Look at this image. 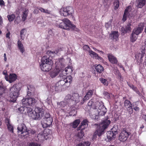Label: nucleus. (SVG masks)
<instances>
[{"mask_svg": "<svg viewBox=\"0 0 146 146\" xmlns=\"http://www.w3.org/2000/svg\"><path fill=\"white\" fill-rule=\"evenodd\" d=\"M107 111H100L99 113V115H101V116H103L104 115L105 113H106Z\"/></svg>", "mask_w": 146, "mask_h": 146, "instance_id": "5fc2aeb1", "label": "nucleus"}, {"mask_svg": "<svg viewBox=\"0 0 146 146\" xmlns=\"http://www.w3.org/2000/svg\"><path fill=\"white\" fill-rule=\"evenodd\" d=\"M59 51L58 49H56L54 51H51V50H48L47 52V54L49 55L50 56H51V54L54 55L55 54H57Z\"/></svg>", "mask_w": 146, "mask_h": 146, "instance_id": "2f4dec72", "label": "nucleus"}, {"mask_svg": "<svg viewBox=\"0 0 146 146\" xmlns=\"http://www.w3.org/2000/svg\"><path fill=\"white\" fill-rule=\"evenodd\" d=\"M135 34H134V33L132 32L131 35L130 37V40L131 42H134L136 41L137 39V38L136 36L135 35Z\"/></svg>", "mask_w": 146, "mask_h": 146, "instance_id": "c9c22d12", "label": "nucleus"}, {"mask_svg": "<svg viewBox=\"0 0 146 146\" xmlns=\"http://www.w3.org/2000/svg\"><path fill=\"white\" fill-rule=\"evenodd\" d=\"M129 86L132 88V89L135 91L137 89V87H135V86L131 85L130 86Z\"/></svg>", "mask_w": 146, "mask_h": 146, "instance_id": "680f3d73", "label": "nucleus"}, {"mask_svg": "<svg viewBox=\"0 0 146 146\" xmlns=\"http://www.w3.org/2000/svg\"><path fill=\"white\" fill-rule=\"evenodd\" d=\"M60 76L61 80L56 84L55 85V89L56 91L61 90L62 86L65 88H68L70 86L72 80V78L71 76H66L62 74Z\"/></svg>", "mask_w": 146, "mask_h": 146, "instance_id": "f03ea898", "label": "nucleus"}, {"mask_svg": "<svg viewBox=\"0 0 146 146\" xmlns=\"http://www.w3.org/2000/svg\"><path fill=\"white\" fill-rule=\"evenodd\" d=\"M80 122L79 119L75 120L73 123L72 125L73 128H76Z\"/></svg>", "mask_w": 146, "mask_h": 146, "instance_id": "7c9ffc66", "label": "nucleus"}, {"mask_svg": "<svg viewBox=\"0 0 146 146\" xmlns=\"http://www.w3.org/2000/svg\"><path fill=\"white\" fill-rule=\"evenodd\" d=\"M97 134L96 133V132H95L93 135L92 139H96L97 137Z\"/></svg>", "mask_w": 146, "mask_h": 146, "instance_id": "0e129e2a", "label": "nucleus"}, {"mask_svg": "<svg viewBox=\"0 0 146 146\" xmlns=\"http://www.w3.org/2000/svg\"><path fill=\"white\" fill-rule=\"evenodd\" d=\"M100 80L104 85L106 86H108V83L106 79L103 78H101L100 79Z\"/></svg>", "mask_w": 146, "mask_h": 146, "instance_id": "4c0bfd02", "label": "nucleus"}, {"mask_svg": "<svg viewBox=\"0 0 146 146\" xmlns=\"http://www.w3.org/2000/svg\"><path fill=\"white\" fill-rule=\"evenodd\" d=\"M87 127H85L84 125L81 124L78 127V130H80V131H83V130Z\"/></svg>", "mask_w": 146, "mask_h": 146, "instance_id": "8fccbe9b", "label": "nucleus"}, {"mask_svg": "<svg viewBox=\"0 0 146 146\" xmlns=\"http://www.w3.org/2000/svg\"><path fill=\"white\" fill-rule=\"evenodd\" d=\"M111 132H113L114 134L116 135L117 134V129L115 127H113L111 130Z\"/></svg>", "mask_w": 146, "mask_h": 146, "instance_id": "de8ad7c7", "label": "nucleus"}, {"mask_svg": "<svg viewBox=\"0 0 146 146\" xmlns=\"http://www.w3.org/2000/svg\"><path fill=\"white\" fill-rule=\"evenodd\" d=\"M141 56H142V54L140 52L138 54H137L135 55V57L136 59L138 60L139 58L141 57Z\"/></svg>", "mask_w": 146, "mask_h": 146, "instance_id": "603ef678", "label": "nucleus"}, {"mask_svg": "<svg viewBox=\"0 0 146 146\" xmlns=\"http://www.w3.org/2000/svg\"><path fill=\"white\" fill-rule=\"evenodd\" d=\"M93 94V91L92 90H88V92H87L86 95L81 101V104H83L85 101L88 100L90 98L92 97Z\"/></svg>", "mask_w": 146, "mask_h": 146, "instance_id": "2eb2a0df", "label": "nucleus"}, {"mask_svg": "<svg viewBox=\"0 0 146 146\" xmlns=\"http://www.w3.org/2000/svg\"><path fill=\"white\" fill-rule=\"evenodd\" d=\"M36 132L35 130L33 129H27V132L25 135H23V137L25 138H27V137H29V134L32 135H36Z\"/></svg>", "mask_w": 146, "mask_h": 146, "instance_id": "a211bd4d", "label": "nucleus"}, {"mask_svg": "<svg viewBox=\"0 0 146 146\" xmlns=\"http://www.w3.org/2000/svg\"><path fill=\"white\" fill-rule=\"evenodd\" d=\"M39 10V9H38V8H36L35 9L33 13H35L37 14L38 13Z\"/></svg>", "mask_w": 146, "mask_h": 146, "instance_id": "69168bd1", "label": "nucleus"}, {"mask_svg": "<svg viewBox=\"0 0 146 146\" xmlns=\"http://www.w3.org/2000/svg\"><path fill=\"white\" fill-rule=\"evenodd\" d=\"M96 70L97 72L99 73H101L104 71L103 67L100 64L98 65L95 67Z\"/></svg>", "mask_w": 146, "mask_h": 146, "instance_id": "cd10ccee", "label": "nucleus"}, {"mask_svg": "<svg viewBox=\"0 0 146 146\" xmlns=\"http://www.w3.org/2000/svg\"><path fill=\"white\" fill-rule=\"evenodd\" d=\"M130 134V132L126 131L125 130H123L121 132L119 135V139L120 141L125 142L129 136Z\"/></svg>", "mask_w": 146, "mask_h": 146, "instance_id": "1a4fd4ad", "label": "nucleus"}, {"mask_svg": "<svg viewBox=\"0 0 146 146\" xmlns=\"http://www.w3.org/2000/svg\"><path fill=\"white\" fill-rule=\"evenodd\" d=\"M10 33L9 31L6 34V37L8 38L9 39H10Z\"/></svg>", "mask_w": 146, "mask_h": 146, "instance_id": "e2e57ef3", "label": "nucleus"}, {"mask_svg": "<svg viewBox=\"0 0 146 146\" xmlns=\"http://www.w3.org/2000/svg\"><path fill=\"white\" fill-rule=\"evenodd\" d=\"M131 7L130 6H128L125 9L124 12V13L128 15L129 12L131 11Z\"/></svg>", "mask_w": 146, "mask_h": 146, "instance_id": "ea45409f", "label": "nucleus"}, {"mask_svg": "<svg viewBox=\"0 0 146 146\" xmlns=\"http://www.w3.org/2000/svg\"><path fill=\"white\" fill-rule=\"evenodd\" d=\"M29 146H40V145L36 143H32L30 144Z\"/></svg>", "mask_w": 146, "mask_h": 146, "instance_id": "13d9d810", "label": "nucleus"}, {"mask_svg": "<svg viewBox=\"0 0 146 146\" xmlns=\"http://www.w3.org/2000/svg\"><path fill=\"white\" fill-rule=\"evenodd\" d=\"M5 79L7 81L9 82V77L8 75L5 76Z\"/></svg>", "mask_w": 146, "mask_h": 146, "instance_id": "774afa93", "label": "nucleus"}, {"mask_svg": "<svg viewBox=\"0 0 146 146\" xmlns=\"http://www.w3.org/2000/svg\"><path fill=\"white\" fill-rule=\"evenodd\" d=\"M4 92V89L2 86V85L0 83V95H1Z\"/></svg>", "mask_w": 146, "mask_h": 146, "instance_id": "09e8293b", "label": "nucleus"}, {"mask_svg": "<svg viewBox=\"0 0 146 146\" xmlns=\"http://www.w3.org/2000/svg\"><path fill=\"white\" fill-rule=\"evenodd\" d=\"M44 122L42 123V125L43 128H45L50 127L52 124V117L45 118V120H43Z\"/></svg>", "mask_w": 146, "mask_h": 146, "instance_id": "f8f14e48", "label": "nucleus"}, {"mask_svg": "<svg viewBox=\"0 0 146 146\" xmlns=\"http://www.w3.org/2000/svg\"><path fill=\"white\" fill-rule=\"evenodd\" d=\"M91 142L88 141H82L76 145V146H90Z\"/></svg>", "mask_w": 146, "mask_h": 146, "instance_id": "a878e982", "label": "nucleus"}, {"mask_svg": "<svg viewBox=\"0 0 146 146\" xmlns=\"http://www.w3.org/2000/svg\"><path fill=\"white\" fill-rule=\"evenodd\" d=\"M88 106H89L90 108H92L94 109L96 108V106L95 104V103L93 101V100L91 99L89 101L88 103Z\"/></svg>", "mask_w": 146, "mask_h": 146, "instance_id": "c85d7f7f", "label": "nucleus"}, {"mask_svg": "<svg viewBox=\"0 0 146 146\" xmlns=\"http://www.w3.org/2000/svg\"><path fill=\"white\" fill-rule=\"evenodd\" d=\"M5 5L4 2L3 0H0V5Z\"/></svg>", "mask_w": 146, "mask_h": 146, "instance_id": "338daca9", "label": "nucleus"}, {"mask_svg": "<svg viewBox=\"0 0 146 146\" xmlns=\"http://www.w3.org/2000/svg\"><path fill=\"white\" fill-rule=\"evenodd\" d=\"M80 97L79 96L78 94H74L72 96V101H74L75 104H76L80 101Z\"/></svg>", "mask_w": 146, "mask_h": 146, "instance_id": "412c9836", "label": "nucleus"}, {"mask_svg": "<svg viewBox=\"0 0 146 146\" xmlns=\"http://www.w3.org/2000/svg\"><path fill=\"white\" fill-rule=\"evenodd\" d=\"M111 121L110 120L105 119L102 121L100 124L99 127L95 131L99 137L104 133V131L110 123Z\"/></svg>", "mask_w": 146, "mask_h": 146, "instance_id": "423d86ee", "label": "nucleus"}, {"mask_svg": "<svg viewBox=\"0 0 146 146\" xmlns=\"http://www.w3.org/2000/svg\"><path fill=\"white\" fill-rule=\"evenodd\" d=\"M3 24V19L1 16L0 15V28L2 27Z\"/></svg>", "mask_w": 146, "mask_h": 146, "instance_id": "052dcab7", "label": "nucleus"}, {"mask_svg": "<svg viewBox=\"0 0 146 146\" xmlns=\"http://www.w3.org/2000/svg\"><path fill=\"white\" fill-rule=\"evenodd\" d=\"M119 34L117 31H112L109 35V37L113 40L117 41L118 39V37Z\"/></svg>", "mask_w": 146, "mask_h": 146, "instance_id": "4468645a", "label": "nucleus"}, {"mask_svg": "<svg viewBox=\"0 0 146 146\" xmlns=\"http://www.w3.org/2000/svg\"><path fill=\"white\" fill-rule=\"evenodd\" d=\"M74 11L73 8L72 7L69 6L61 8L60 13L61 16L64 17L70 16L73 17Z\"/></svg>", "mask_w": 146, "mask_h": 146, "instance_id": "6e6552de", "label": "nucleus"}, {"mask_svg": "<svg viewBox=\"0 0 146 146\" xmlns=\"http://www.w3.org/2000/svg\"><path fill=\"white\" fill-rule=\"evenodd\" d=\"M84 133L83 131H80L77 134L76 136L79 138L81 139L84 136Z\"/></svg>", "mask_w": 146, "mask_h": 146, "instance_id": "e433bc0d", "label": "nucleus"}, {"mask_svg": "<svg viewBox=\"0 0 146 146\" xmlns=\"http://www.w3.org/2000/svg\"><path fill=\"white\" fill-rule=\"evenodd\" d=\"M9 82L11 83L15 81L17 79V76L15 74H10L9 76Z\"/></svg>", "mask_w": 146, "mask_h": 146, "instance_id": "4be33fe9", "label": "nucleus"}, {"mask_svg": "<svg viewBox=\"0 0 146 146\" xmlns=\"http://www.w3.org/2000/svg\"><path fill=\"white\" fill-rule=\"evenodd\" d=\"M7 125L8 130L12 133L13 132V127L10 124L9 120H7V122H6Z\"/></svg>", "mask_w": 146, "mask_h": 146, "instance_id": "c756f323", "label": "nucleus"}, {"mask_svg": "<svg viewBox=\"0 0 146 146\" xmlns=\"http://www.w3.org/2000/svg\"><path fill=\"white\" fill-rule=\"evenodd\" d=\"M104 95L107 98L110 97V94L107 92L104 91L103 93Z\"/></svg>", "mask_w": 146, "mask_h": 146, "instance_id": "864d4df0", "label": "nucleus"}, {"mask_svg": "<svg viewBox=\"0 0 146 146\" xmlns=\"http://www.w3.org/2000/svg\"><path fill=\"white\" fill-rule=\"evenodd\" d=\"M43 110L44 111V110ZM44 114H43V116H42V117H41V118L40 119H41L42 117H44L43 118V120H45V118H49V117H51L50 116V114L48 113H46L44 116Z\"/></svg>", "mask_w": 146, "mask_h": 146, "instance_id": "a18cd8bd", "label": "nucleus"}, {"mask_svg": "<svg viewBox=\"0 0 146 146\" xmlns=\"http://www.w3.org/2000/svg\"><path fill=\"white\" fill-rule=\"evenodd\" d=\"M19 112L27 114L28 113L29 117L35 120H39L44 114L43 109L38 107H35L34 111L30 107L21 106L17 109Z\"/></svg>", "mask_w": 146, "mask_h": 146, "instance_id": "f257e3e1", "label": "nucleus"}, {"mask_svg": "<svg viewBox=\"0 0 146 146\" xmlns=\"http://www.w3.org/2000/svg\"><path fill=\"white\" fill-rule=\"evenodd\" d=\"M116 137V135L114 134L113 132L111 131L108 132L107 137L109 141H110L113 139H115Z\"/></svg>", "mask_w": 146, "mask_h": 146, "instance_id": "aec40b11", "label": "nucleus"}, {"mask_svg": "<svg viewBox=\"0 0 146 146\" xmlns=\"http://www.w3.org/2000/svg\"><path fill=\"white\" fill-rule=\"evenodd\" d=\"M72 96L70 94H68L67 95L64 99L67 102L69 101H72Z\"/></svg>", "mask_w": 146, "mask_h": 146, "instance_id": "37998d69", "label": "nucleus"}, {"mask_svg": "<svg viewBox=\"0 0 146 146\" xmlns=\"http://www.w3.org/2000/svg\"><path fill=\"white\" fill-rule=\"evenodd\" d=\"M83 48L84 50L87 51L89 52V54H90V52L91 50H90V48L88 45H84L83 46Z\"/></svg>", "mask_w": 146, "mask_h": 146, "instance_id": "a19ab883", "label": "nucleus"}, {"mask_svg": "<svg viewBox=\"0 0 146 146\" xmlns=\"http://www.w3.org/2000/svg\"><path fill=\"white\" fill-rule=\"evenodd\" d=\"M108 57L110 62L113 64H117L118 61L117 58L114 56L112 54H109L108 55Z\"/></svg>", "mask_w": 146, "mask_h": 146, "instance_id": "dca6fc26", "label": "nucleus"}, {"mask_svg": "<svg viewBox=\"0 0 146 146\" xmlns=\"http://www.w3.org/2000/svg\"><path fill=\"white\" fill-rule=\"evenodd\" d=\"M27 31L25 29H22L20 32L21 37L22 39L23 40L24 38V36L25 34L26 33Z\"/></svg>", "mask_w": 146, "mask_h": 146, "instance_id": "f704fd0d", "label": "nucleus"}, {"mask_svg": "<svg viewBox=\"0 0 146 146\" xmlns=\"http://www.w3.org/2000/svg\"><path fill=\"white\" fill-rule=\"evenodd\" d=\"M145 50L146 49L145 48H144L143 49H141V52H140V53L142 54V56H141L142 57L144 56V55L145 54Z\"/></svg>", "mask_w": 146, "mask_h": 146, "instance_id": "4d7b16f0", "label": "nucleus"}, {"mask_svg": "<svg viewBox=\"0 0 146 146\" xmlns=\"http://www.w3.org/2000/svg\"><path fill=\"white\" fill-rule=\"evenodd\" d=\"M19 85L15 84L10 88L9 96L11 102H15L20 95L21 88Z\"/></svg>", "mask_w": 146, "mask_h": 146, "instance_id": "39448f33", "label": "nucleus"}, {"mask_svg": "<svg viewBox=\"0 0 146 146\" xmlns=\"http://www.w3.org/2000/svg\"><path fill=\"white\" fill-rule=\"evenodd\" d=\"M37 138L38 139V140L40 141L44 140V139L46 138L45 136L44 135V133L42 131L38 134Z\"/></svg>", "mask_w": 146, "mask_h": 146, "instance_id": "b1692460", "label": "nucleus"}, {"mask_svg": "<svg viewBox=\"0 0 146 146\" xmlns=\"http://www.w3.org/2000/svg\"><path fill=\"white\" fill-rule=\"evenodd\" d=\"M88 121L86 119H84L82 122L81 124L84 125L85 127H87L88 126Z\"/></svg>", "mask_w": 146, "mask_h": 146, "instance_id": "49530a36", "label": "nucleus"}, {"mask_svg": "<svg viewBox=\"0 0 146 146\" xmlns=\"http://www.w3.org/2000/svg\"><path fill=\"white\" fill-rule=\"evenodd\" d=\"M63 59L60 58L56 60L55 69L49 73V75L52 78L55 77L60 72H62L63 71L65 66L62 63Z\"/></svg>", "mask_w": 146, "mask_h": 146, "instance_id": "7ed1b4c3", "label": "nucleus"}, {"mask_svg": "<svg viewBox=\"0 0 146 146\" xmlns=\"http://www.w3.org/2000/svg\"><path fill=\"white\" fill-rule=\"evenodd\" d=\"M124 104L125 106L127 109V110L129 111V113H132L133 112L132 108V105L131 102L127 99L125 100L124 102Z\"/></svg>", "mask_w": 146, "mask_h": 146, "instance_id": "ddd939ff", "label": "nucleus"}, {"mask_svg": "<svg viewBox=\"0 0 146 146\" xmlns=\"http://www.w3.org/2000/svg\"><path fill=\"white\" fill-rule=\"evenodd\" d=\"M27 128L24 123L19 124L18 126L17 129L19 131L21 132V136L23 137V135H25L27 131Z\"/></svg>", "mask_w": 146, "mask_h": 146, "instance_id": "9b49d317", "label": "nucleus"}, {"mask_svg": "<svg viewBox=\"0 0 146 146\" xmlns=\"http://www.w3.org/2000/svg\"><path fill=\"white\" fill-rule=\"evenodd\" d=\"M112 21V19H111L109 22L105 23V26L107 28H108L110 26V24H111Z\"/></svg>", "mask_w": 146, "mask_h": 146, "instance_id": "3c124183", "label": "nucleus"}, {"mask_svg": "<svg viewBox=\"0 0 146 146\" xmlns=\"http://www.w3.org/2000/svg\"><path fill=\"white\" fill-rule=\"evenodd\" d=\"M17 44L18 47L21 52L22 53H23L25 51V49L21 42L19 40L17 41Z\"/></svg>", "mask_w": 146, "mask_h": 146, "instance_id": "393cba45", "label": "nucleus"}, {"mask_svg": "<svg viewBox=\"0 0 146 146\" xmlns=\"http://www.w3.org/2000/svg\"><path fill=\"white\" fill-rule=\"evenodd\" d=\"M132 107L133 109L135 111H139L140 110L139 108L138 107L136 102H134L133 103Z\"/></svg>", "mask_w": 146, "mask_h": 146, "instance_id": "58836bf2", "label": "nucleus"}, {"mask_svg": "<svg viewBox=\"0 0 146 146\" xmlns=\"http://www.w3.org/2000/svg\"><path fill=\"white\" fill-rule=\"evenodd\" d=\"M65 71L66 72H68V73H66L67 74L72 72V67L69 66L65 68Z\"/></svg>", "mask_w": 146, "mask_h": 146, "instance_id": "79ce46f5", "label": "nucleus"}, {"mask_svg": "<svg viewBox=\"0 0 146 146\" xmlns=\"http://www.w3.org/2000/svg\"><path fill=\"white\" fill-rule=\"evenodd\" d=\"M7 17L8 20L10 22H11L14 20L15 16L14 14H12L11 15H8L7 16Z\"/></svg>", "mask_w": 146, "mask_h": 146, "instance_id": "473e14b6", "label": "nucleus"}, {"mask_svg": "<svg viewBox=\"0 0 146 146\" xmlns=\"http://www.w3.org/2000/svg\"><path fill=\"white\" fill-rule=\"evenodd\" d=\"M115 9H118L119 6V1H115L114 3Z\"/></svg>", "mask_w": 146, "mask_h": 146, "instance_id": "c03bdc74", "label": "nucleus"}, {"mask_svg": "<svg viewBox=\"0 0 146 146\" xmlns=\"http://www.w3.org/2000/svg\"><path fill=\"white\" fill-rule=\"evenodd\" d=\"M146 3L145 0H137V7L139 8H142Z\"/></svg>", "mask_w": 146, "mask_h": 146, "instance_id": "6ab92c4d", "label": "nucleus"}, {"mask_svg": "<svg viewBox=\"0 0 146 146\" xmlns=\"http://www.w3.org/2000/svg\"><path fill=\"white\" fill-rule=\"evenodd\" d=\"M62 22L58 25L59 28L66 30H70V29H74L75 28L76 26L71 23L68 19H64L62 20Z\"/></svg>", "mask_w": 146, "mask_h": 146, "instance_id": "0eeeda50", "label": "nucleus"}, {"mask_svg": "<svg viewBox=\"0 0 146 146\" xmlns=\"http://www.w3.org/2000/svg\"><path fill=\"white\" fill-rule=\"evenodd\" d=\"M143 28V25H139L138 27H137V28L134 29L132 32L136 35H138L139 34L142 32Z\"/></svg>", "mask_w": 146, "mask_h": 146, "instance_id": "f3484780", "label": "nucleus"}, {"mask_svg": "<svg viewBox=\"0 0 146 146\" xmlns=\"http://www.w3.org/2000/svg\"><path fill=\"white\" fill-rule=\"evenodd\" d=\"M128 15L127 14L124 13L123 16L122 20L123 21H125L127 19V17Z\"/></svg>", "mask_w": 146, "mask_h": 146, "instance_id": "6e6d98bb", "label": "nucleus"}, {"mask_svg": "<svg viewBox=\"0 0 146 146\" xmlns=\"http://www.w3.org/2000/svg\"><path fill=\"white\" fill-rule=\"evenodd\" d=\"M53 64V62L51 59L46 56H44L42 58L40 68L44 72H48L52 68Z\"/></svg>", "mask_w": 146, "mask_h": 146, "instance_id": "20e7f679", "label": "nucleus"}, {"mask_svg": "<svg viewBox=\"0 0 146 146\" xmlns=\"http://www.w3.org/2000/svg\"><path fill=\"white\" fill-rule=\"evenodd\" d=\"M120 30L121 32L123 33H127L126 31L125 28L123 27H122L120 29Z\"/></svg>", "mask_w": 146, "mask_h": 146, "instance_id": "bf43d9fd", "label": "nucleus"}, {"mask_svg": "<svg viewBox=\"0 0 146 146\" xmlns=\"http://www.w3.org/2000/svg\"><path fill=\"white\" fill-rule=\"evenodd\" d=\"M131 22L128 23L127 25L125 27V28L126 31L127 33L130 32L131 30Z\"/></svg>", "mask_w": 146, "mask_h": 146, "instance_id": "72a5a7b5", "label": "nucleus"}, {"mask_svg": "<svg viewBox=\"0 0 146 146\" xmlns=\"http://www.w3.org/2000/svg\"><path fill=\"white\" fill-rule=\"evenodd\" d=\"M23 104L26 106H33L36 102V100L34 98H27L26 99H23L22 100Z\"/></svg>", "mask_w": 146, "mask_h": 146, "instance_id": "9d476101", "label": "nucleus"}, {"mask_svg": "<svg viewBox=\"0 0 146 146\" xmlns=\"http://www.w3.org/2000/svg\"><path fill=\"white\" fill-rule=\"evenodd\" d=\"M89 55L92 57L93 56L94 57H95V59L100 60H103V58L102 57L99 56L98 54L92 50H91L90 52V54Z\"/></svg>", "mask_w": 146, "mask_h": 146, "instance_id": "5701e85b", "label": "nucleus"}, {"mask_svg": "<svg viewBox=\"0 0 146 146\" xmlns=\"http://www.w3.org/2000/svg\"><path fill=\"white\" fill-rule=\"evenodd\" d=\"M29 12V10L28 9H25V11L23 12L22 15V20L23 21H24L26 20Z\"/></svg>", "mask_w": 146, "mask_h": 146, "instance_id": "bb28decb", "label": "nucleus"}]
</instances>
